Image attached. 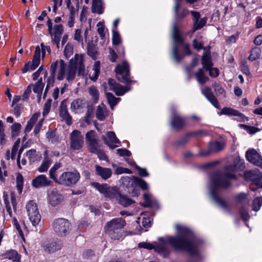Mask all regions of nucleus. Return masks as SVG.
<instances>
[{"label":"nucleus","instance_id":"54","mask_svg":"<svg viewBox=\"0 0 262 262\" xmlns=\"http://www.w3.org/2000/svg\"><path fill=\"white\" fill-rule=\"evenodd\" d=\"M40 58L33 56L32 63L30 64V70H34L40 63Z\"/></svg>","mask_w":262,"mask_h":262},{"label":"nucleus","instance_id":"20","mask_svg":"<svg viewBox=\"0 0 262 262\" xmlns=\"http://www.w3.org/2000/svg\"><path fill=\"white\" fill-rule=\"evenodd\" d=\"M66 102L67 101L64 100L60 103L59 115L65 120L68 125H70L72 123V118L68 113Z\"/></svg>","mask_w":262,"mask_h":262},{"label":"nucleus","instance_id":"37","mask_svg":"<svg viewBox=\"0 0 262 262\" xmlns=\"http://www.w3.org/2000/svg\"><path fill=\"white\" fill-rule=\"evenodd\" d=\"M260 49L259 47H255L251 50V54L249 56L248 59L250 60L254 61L260 57Z\"/></svg>","mask_w":262,"mask_h":262},{"label":"nucleus","instance_id":"45","mask_svg":"<svg viewBox=\"0 0 262 262\" xmlns=\"http://www.w3.org/2000/svg\"><path fill=\"white\" fill-rule=\"evenodd\" d=\"M262 205V198L257 197L255 198L252 203V209L254 211H258Z\"/></svg>","mask_w":262,"mask_h":262},{"label":"nucleus","instance_id":"58","mask_svg":"<svg viewBox=\"0 0 262 262\" xmlns=\"http://www.w3.org/2000/svg\"><path fill=\"white\" fill-rule=\"evenodd\" d=\"M214 91L217 95H221L223 97H225V90L220 85H215L214 86Z\"/></svg>","mask_w":262,"mask_h":262},{"label":"nucleus","instance_id":"30","mask_svg":"<svg viewBox=\"0 0 262 262\" xmlns=\"http://www.w3.org/2000/svg\"><path fill=\"white\" fill-rule=\"evenodd\" d=\"M117 200L119 201V204L125 207H128L135 203L134 200L125 195H122L120 193Z\"/></svg>","mask_w":262,"mask_h":262},{"label":"nucleus","instance_id":"49","mask_svg":"<svg viewBox=\"0 0 262 262\" xmlns=\"http://www.w3.org/2000/svg\"><path fill=\"white\" fill-rule=\"evenodd\" d=\"M16 187L19 193H21L23 187V178L19 173L16 177Z\"/></svg>","mask_w":262,"mask_h":262},{"label":"nucleus","instance_id":"57","mask_svg":"<svg viewBox=\"0 0 262 262\" xmlns=\"http://www.w3.org/2000/svg\"><path fill=\"white\" fill-rule=\"evenodd\" d=\"M63 32V27L61 24L55 25L54 27V34L61 35Z\"/></svg>","mask_w":262,"mask_h":262},{"label":"nucleus","instance_id":"6","mask_svg":"<svg viewBox=\"0 0 262 262\" xmlns=\"http://www.w3.org/2000/svg\"><path fill=\"white\" fill-rule=\"evenodd\" d=\"M171 37L174 42V45L172 46V57L174 61L178 63L181 61L183 56L179 54V50L177 45H183L184 42L176 24H173L172 25Z\"/></svg>","mask_w":262,"mask_h":262},{"label":"nucleus","instance_id":"36","mask_svg":"<svg viewBox=\"0 0 262 262\" xmlns=\"http://www.w3.org/2000/svg\"><path fill=\"white\" fill-rule=\"evenodd\" d=\"M100 62L99 61L95 62L93 68V74L90 77L93 81H96L99 76L100 73Z\"/></svg>","mask_w":262,"mask_h":262},{"label":"nucleus","instance_id":"43","mask_svg":"<svg viewBox=\"0 0 262 262\" xmlns=\"http://www.w3.org/2000/svg\"><path fill=\"white\" fill-rule=\"evenodd\" d=\"M85 140L88 143L92 142L95 140H98L97 138L95 132L93 130H91L86 133Z\"/></svg>","mask_w":262,"mask_h":262},{"label":"nucleus","instance_id":"35","mask_svg":"<svg viewBox=\"0 0 262 262\" xmlns=\"http://www.w3.org/2000/svg\"><path fill=\"white\" fill-rule=\"evenodd\" d=\"M92 11L93 13H97L99 14L102 13V8L100 0H93Z\"/></svg>","mask_w":262,"mask_h":262},{"label":"nucleus","instance_id":"25","mask_svg":"<svg viewBox=\"0 0 262 262\" xmlns=\"http://www.w3.org/2000/svg\"><path fill=\"white\" fill-rule=\"evenodd\" d=\"M220 114L231 115L238 117H242L243 116V114L239 113L238 111L226 107L223 108V109L221 111Z\"/></svg>","mask_w":262,"mask_h":262},{"label":"nucleus","instance_id":"31","mask_svg":"<svg viewBox=\"0 0 262 262\" xmlns=\"http://www.w3.org/2000/svg\"><path fill=\"white\" fill-rule=\"evenodd\" d=\"M39 114L37 113H35L33 115V116L31 117L29 120L27 122V124L25 129V133H29L32 129L34 124L37 120V119L39 117Z\"/></svg>","mask_w":262,"mask_h":262},{"label":"nucleus","instance_id":"56","mask_svg":"<svg viewBox=\"0 0 262 262\" xmlns=\"http://www.w3.org/2000/svg\"><path fill=\"white\" fill-rule=\"evenodd\" d=\"M117 154L121 157L126 156L129 157L131 155L130 152L126 149H117Z\"/></svg>","mask_w":262,"mask_h":262},{"label":"nucleus","instance_id":"21","mask_svg":"<svg viewBox=\"0 0 262 262\" xmlns=\"http://www.w3.org/2000/svg\"><path fill=\"white\" fill-rule=\"evenodd\" d=\"M95 168L96 174L104 180L108 179L112 176V171L110 168L102 167L98 165H96Z\"/></svg>","mask_w":262,"mask_h":262},{"label":"nucleus","instance_id":"42","mask_svg":"<svg viewBox=\"0 0 262 262\" xmlns=\"http://www.w3.org/2000/svg\"><path fill=\"white\" fill-rule=\"evenodd\" d=\"M235 198L237 202L240 203L247 204L249 203V201L247 198L246 194L244 193H241L235 195Z\"/></svg>","mask_w":262,"mask_h":262},{"label":"nucleus","instance_id":"12","mask_svg":"<svg viewBox=\"0 0 262 262\" xmlns=\"http://www.w3.org/2000/svg\"><path fill=\"white\" fill-rule=\"evenodd\" d=\"M44 250L48 253H54L62 247V242L59 239L46 241L42 245Z\"/></svg>","mask_w":262,"mask_h":262},{"label":"nucleus","instance_id":"5","mask_svg":"<svg viewBox=\"0 0 262 262\" xmlns=\"http://www.w3.org/2000/svg\"><path fill=\"white\" fill-rule=\"evenodd\" d=\"M91 186L95 188L105 198L109 199H118L120 196V192L117 187H111L107 184H101L98 182H92Z\"/></svg>","mask_w":262,"mask_h":262},{"label":"nucleus","instance_id":"41","mask_svg":"<svg viewBox=\"0 0 262 262\" xmlns=\"http://www.w3.org/2000/svg\"><path fill=\"white\" fill-rule=\"evenodd\" d=\"M98 140H95L89 143V151L90 152L94 154L97 153L100 149L98 144Z\"/></svg>","mask_w":262,"mask_h":262},{"label":"nucleus","instance_id":"19","mask_svg":"<svg viewBox=\"0 0 262 262\" xmlns=\"http://www.w3.org/2000/svg\"><path fill=\"white\" fill-rule=\"evenodd\" d=\"M203 95L216 108H219L220 105L217 100L216 99L211 90L209 87H205L202 90Z\"/></svg>","mask_w":262,"mask_h":262},{"label":"nucleus","instance_id":"1","mask_svg":"<svg viewBox=\"0 0 262 262\" xmlns=\"http://www.w3.org/2000/svg\"><path fill=\"white\" fill-rule=\"evenodd\" d=\"M176 229L178 233L176 237L168 236L166 238L160 237L158 242H155L153 244L141 242L138 244V247L148 250L154 249L164 257L169 253L168 244L176 249L185 250L191 255L197 254L196 247L193 243L192 232L188 228L180 225H176Z\"/></svg>","mask_w":262,"mask_h":262},{"label":"nucleus","instance_id":"23","mask_svg":"<svg viewBox=\"0 0 262 262\" xmlns=\"http://www.w3.org/2000/svg\"><path fill=\"white\" fill-rule=\"evenodd\" d=\"M26 156L28 157L30 162L39 161L41 158V155L38 154L36 150L34 149L29 150L26 152Z\"/></svg>","mask_w":262,"mask_h":262},{"label":"nucleus","instance_id":"46","mask_svg":"<svg viewBox=\"0 0 262 262\" xmlns=\"http://www.w3.org/2000/svg\"><path fill=\"white\" fill-rule=\"evenodd\" d=\"M60 163H57L55 164L49 170L50 177L54 181H57L56 176L55 174L56 171L60 167Z\"/></svg>","mask_w":262,"mask_h":262},{"label":"nucleus","instance_id":"53","mask_svg":"<svg viewBox=\"0 0 262 262\" xmlns=\"http://www.w3.org/2000/svg\"><path fill=\"white\" fill-rule=\"evenodd\" d=\"M135 168L138 170L139 174L141 177H147L148 176V173L147 172L146 169L142 168L138 166L135 162H133Z\"/></svg>","mask_w":262,"mask_h":262},{"label":"nucleus","instance_id":"48","mask_svg":"<svg viewBox=\"0 0 262 262\" xmlns=\"http://www.w3.org/2000/svg\"><path fill=\"white\" fill-rule=\"evenodd\" d=\"M122 41L121 36L117 31H113L112 42L114 45L117 46Z\"/></svg>","mask_w":262,"mask_h":262},{"label":"nucleus","instance_id":"32","mask_svg":"<svg viewBox=\"0 0 262 262\" xmlns=\"http://www.w3.org/2000/svg\"><path fill=\"white\" fill-rule=\"evenodd\" d=\"M202 64L203 66V68L206 70H209V69L212 67V63L211 62L210 56L209 55L206 54L202 56Z\"/></svg>","mask_w":262,"mask_h":262},{"label":"nucleus","instance_id":"14","mask_svg":"<svg viewBox=\"0 0 262 262\" xmlns=\"http://www.w3.org/2000/svg\"><path fill=\"white\" fill-rule=\"evenodd\" d=\"M122 180L123 183L131 182L132 186L138 185L142 190H146L148 188L147 184L144 180L135 176L124 177L122 178Z\"/></svg>","mask_w":262,"mask_h":262},{"label":"nucleus","instance_id":"3","mask_svg":"<svg viewBox=\"0 0 262 262\" xmlns=\"http://www.w3.org/2000/svg\"><path fill=\"white\" fill-rule=\"evenodd\" d=\"M125 225V221L121 218L113 219L105 225V232L111 238L118 240L122 236V229Z\"/></svg>","mask_w":262,"mask_h":262},{"label":"nucleus","instance_id":"38","mask_svg":"<svg viewBox=\"0 0 262 262\" xmlns=\"http://www.w3.org/2000/svg\"><path fill=\"white\" fill-rule=\"evenodd\" d=\"M44 86V83L42 82V78H40L37 82H36L33 88V92L38 95H40L42 92Z\"/></svg>","mask_w":262,"mask_h":262},{"label":"nucleus","instance_id":"52","mask_svg":"<svg viewBox=\"0 0 262 262\" xmlns=\"http://www.w3.org/2000/svg\"><path fill=\"white\" fill-rule=\"evenodd\" d=\"M52 101L51 99H48L44 104L43 111L42 112L43 116H45L48 114L51 108Z\"/></svg>","mask_w":262,"mask_h":262},{"label":"nucleus","instance_id":"44","mask_svg":"<svg viewBox=\"0 0 262 262\" xmlns=\"http://www.w3.org/2000/svg\"><path fill=\"white\" fill-rule=\"evenodd\" d=\"M83 102L81 99H77L74 100L71 104V108L72 111L80 109L83 107Z\"/></svg>","mask_w":262,"mask_h":262},{"label":"nucleus","instance_id":"10","mask_svg":"<svg viewBox=\"0 0 262 262\" xmlns=\"http://www.w3.org/2000/svg\"><path fill=\"white\" fill-rule=\"evenodd\" d=\"M115 72L117 75L121 76V78L117 77L120 82L127 84H132L135 83V81L130 80L129 78V65L126 62H123L121 64H118L115 68Z\"/></svg>","mask_w":262,"mask_h":262},{"label":"nucleus","instance_id":"33","mask_svg":"<svg viewBox=\"0 0 262 262\" xmlns=\"http://www.w3.org/2000/svg\"><path fill=\"white\" fill-rule=\"evenodd\" d=\"M195 76L198 82L202 84L205 83L208 80V78L205 76L204 72L202 69H200L195 73Z\"/></svg>","mask_w":262,"mask_h":262},{"label":"nucleus","instance_id":"47","mask_svg":"<svg viewBox=\"0 0 262 262\" xmlns=\"http://www.w3.org/2000/svg\"><path fill=\"white\" fill-rule=\"evenodd\" d=\"M89 94L92 96L95 102L99 99V92L95 86H91L89 89Z\"/></svg>","mask_w":262,"mask_h":262},{"label":"nucleus","instance_id":"60","mask_svg":"<svg viewBox=\"0 0 262 262\" xmlns=\"http://www.w3.org/2000/svg\"><path fill=\"white\" fill-rule=\"evenodd\" d=\"M31 92V85H29V86H28V87L25 91V92L22 96L23 100H27Z\"/></svg>","mask_w":262,"mask_h":262},{"label":"nucleus","instance_id":"61","mask_svg":"<svg viewBox=\"0 0 262 262\" xmlns=\"http://www.w3.org/2000/svg\"><path fill=\"white\" fill-rule=\"evenodd\" d=\"M189 137H187V134L185 135V136L181 138L176 142V144L177 145H182L187 143L188 141V138Z\"/></svg>","mask_w":262,"mask_h":262},{"label":"nucleus","instance_id":"26","mask_svg":"<svg viewBox=\"0 0 262 262\" xmlns=\"http://www.w3.org/2000/svg\"><path fill=\"white\" fill-rule=\"evenodd\" d=\"M130 88L126 86H123L120 84L117 85L116 87L113 88V91L117 96H122L127 92L130 90Z\"/></svg>","mask_w":262,"mask_h":262},{"label":"nucleus","instance_id":"15","mask_svg":"<svg viewBox=\"0 0 262 262\" xmlns=\"http://www.w3.org/2000/svg\"><path fill=\"white\" fill-rule=\"evenodd\" d=\"M48 202L52 206L60 204L63 200L62 195L57 190L53 189L48 193Z\"/></svg>","mask_w":262,"mask_h":262},{"label":"nucleus","instance_id":"24","mask_svg":"<svg viewBox=\"0 0 262 262\" xmlns=\"http://www.w3.org/2000/svg\"><path fill=\"white\" fill-rule=\"evenodd\" d=\"M225 146V144L222 142L214 141L209 144V149L211 152H217L222 150Z\"/></svg>","mask_w":262,"mask_h":262},{"label":"nucleus","instance_id":"8","mask_svg":"<svg viewBox=\"0 0 262 262\" xmlns=\"http://www.w3.org/2000/svg\"><path fill=\"white\" fill-rule=\"evenodd\" d=\"M26 210L28 218L32 225L35 226L39 224L41 220L37 204L34 201H29L26 205Z\"/></svg>","mask_w":262,"mask_h":262},{"label":"nucleus","instance_id":"59","mask_svg":"<svg viewBox=\"0 0 262 262\" xmlns=\"http://www.w3.org/2000/svg\"><path fill=\"white\" fill-rule=\"evenodd\" d=\"M99 23L97 24L98 29L97 32L99 33L100 38L103 39L105 37L104 28L102 25H100Z\"/></svg>","mask_w":262,"mask_h":262},{"label":"nucleus","instance_id":"62","mask_svg":"<svg viewBox=\"0 0 262 262\" xmlns=\"http://www.w3.org/2000/svg\"><path fill=\"white\" fill-rule=\"evenodd\" d=\"M118 57L117 54L116 53L115 51L112 49H110V56L109 59L112 62L116 61Z\"/></svg>","mask_w":262,"mask_h":262},{"label":"nucleus","instance_id":"16","mask_svg":"<svg viewBox=\"0 0 262 262\" xmlns=\"http://www.w3.org/2000/svg\"><path fill=\"white\" fill-rule=\"evenodd\" d=\"M185 124V120L177 115L172 110L170 125L172 128L176 130L181 129Z\"/></svg>","mask_w":262,"mask_h":262},{"label":"nucleus","instance_id":"51","mask_svg":"<svg viewBox=\"0 0 262 262\" xmlns=\"http://www.w3.org/2000/svg\"><path fill=\"white\" fill-rule=\"evenodd\" d=\"M239 213L241 216V218L243 220L245 221H248L250 218V215L248 211V210L244 207H242L239 209Z\"/></svg>","mask_w":262,"mask_h":262},{"label":"nucleus","instance_id":"2","mask_svg":"<svg viewBox=\"0 0 262 262\" xmlns=\"http://www.w3.org/2000/svg\"><path fill=\"white\" fill-rule=\"evenodd\" d=\"M245 168L243 160L236 159L231 164L226 165L224 167V172H215L211 177L210 186V194L213 200L221 207L227 210L229 208L228 204L224 200L219 198L217 194L221 188L228 187L231 183V180H235L236 177L235 173L238 170H243Z\"/></svg>","mask_w":262,"mask_h":262},{"label":"nucleus","instance_id":"55","mask_svg":"<svg viewBox=\"0 0 262 262\" xmlns=\"http://www.w3.org/2000/svg\"><path fill=\"white\" fill-rule=\"evenodd\" d=\"M255 177L252 181L253 183L262 188V174L259 171Z\"/></svg>","mask_w":262,"mask_h":262},{"label":"nucleus","instance_id":"28","mask_svg":"<svg viewBox=\"0 0 262 262\" xmlns=\"http://www.w3.org/2000/svg\"><path fill=\"white\" fill-rule=\"evenodd\" d=\"M96 115L98 119L101 121L105 119L107 115V113L106 112L105 107L104 105H99L97 106Z\"/></svg>","mask_w":262,"mask_h":262},{"label":"nucleus","instance_id":"11","mask_svg":"<svg viewBox=\"0 0 262 262\" xmlns=\"http://www.w3.org/2000/svg\"><path fill=\"white\" fill-rule=\"evenodd\" d=\"M83 138L81 132L77 130H73L70 134V147L74 150L81 149L83 145Z\"/></svg>","mask_w":262,"mask_h":262},{"label":"nucleus","instance_id":"9","mask_svg":"<svg viewBox=\"0 0 262 262\" xmlns=\"http://www.w3.org/2000/svg\"><path fill=\"white\" fill-rule=\"evenodd\" d=\"M80 177V174L77 170L64 172L59 178V183L66 186H72L77 183Z\"/></svg>","mask_w":262,"mask_h":262},{"label":"nucleus","instance_id":"64","mask_svg":"<svg viewBox=\"0 0 262 262\" xmlns=\"http://www.w3.org/2000/svg\"><path fill=\"white\" fill-rule=\"evenodd\" d=\"M188 13V11L187 9H183L181 12L180 13H178L176 14V17L178 18L182 19L186 17Z\"/></svg>","mask_w":262,"mask_h":262},{"label":"nucleus","instance_id":"63","mask_svg":"<svg viewBox=\"0 0 262 262\" xmlns=\"http://www.w3.org/2000/svg\"><path fill=\"white\" fill-rule=\"evenodd\" d=\"M241 70L244 74L247 75H250V72L249 69V67L246 64V62H244L242 63L241 66Z\"/></svg>","mask_w":262,"mask_h":262},{"label":"nucleus","instance_id":"34","mask_svg":"<svg viewBox=\"0 0 262 262\" xmlns=\"http://www.w3.org/2000/svg\"><path fill=\"white\" fill-rule=\"evenodd\" d=\"M52 163V161L48 157L44 158L41 165L38 168V170L40 172H43L47 171L48 168Z\"/></svg>","mask_w":262,"mask_h":262},{"label":"nucleus","instance_id":"29","mask_svg":"<svg viewBox=\"0 0 262 262\" xmlns=\"http://www.w3.org/2000/svg\"><path fill=\"white\" fill-rule=\"evenodd\" d=\"M59 69L58 72L57 78L59 80L63 79L65 74V71L67 68V64L62 59L59 61Z\"/></svg>","mask_w":262,"mask_h":262},{"label":"nucleus","instance_id":"17","mask_svg":"<svg viewBox=\"0 0 262 262\" xmlns=\"http://www.w3.org/2000/svg\"><path fill=\"white\" fill-rule=\"evenodd\" d=\"M108 140L106 139L104 136L102 137L105 143L107 144L112 149H114L119 146L117 144L120 143L119 139H118L113 132H108L107 133Z\"/></svg>","mask_w":262,"mask_h":262},{"label":"nucleus","instance_id":"13","mask_svg":"<svg viewBox=\"0 0 262 262\" xmlns=\"http://www.w3.org/2000/svg\"><path fill=\"white\" fill-rule=\"evenodd\" d=\"M246 157L250 162L262 168V157L259 155L255 149L247 150Z\"/></svg>","mask_w":262,"mask_h":262},{"label":"nucleus","instance_id":"22","mask_svg":"<svg viewBox=\"0 0 262 262\" xmlns=\"http://www.w3.org/2000/svg\"><path fill=\"white\" fill-rule=\"evenodd\" d=\"M5 258L12 260L13 262L19 261L21 255L14 250H10L6 251L4 255Z\"/></svg>","mask_w":262,"mask_h":262},{"label":"nucleus","instance_id":"7","mask_svg":"<svg viewBox=\"0 0 262 262\" xmlns=\"http://www.w3.org/2000/svg\"><path fill=\"white\" fill-rule=\"evenodd\" d=\"M52 228L55 233L60 237L66 236L71 229V224L63 218L55 219L52 224Z\"/></svg>","mask_w":262,"mask_h":262},{"label":"nucleus","instance_id":"18","mask_svg":"<svg viewBox=\"0 0 262 262\" xmlns=\"http://www.w3.org/2000/svg\"><path fill=\"white\" fill-rule=\"evenodd\" d=\"M51 181L43 174L36 177L32 181V186L35 188L47 187L51 185Z\"/></svg>","mask_w":262,"mask_h":262},{"label":"nucleus","instance_id":"27","mask_svg":"<svg viewBox=\"0 0 262 262\" xmlns=\"http://www.w3.org/2000/svg\"><path fill=\"white\" fill-rule=\"evenodd\" d=\"M105 95L111 109L113 110L114 106L120 100V98L115 97L111 93H106Z\"/></svg>","mask_w":262,"mask_h":262},{"label":"nucleus","instance_id":"40","mask_svg":"<svg viewBox=\"0 0 262 262\" xmlns=\"http://www.w3.org/2000/svg\"><path fill=\"white\" fill-rule=\"evenodd\" d=\"M207 18V17H203L200 20H197L193 23V31L201 29L206 24Z\"/></svg>","mask_w":262,"mask_h":262},{"label":"nucleus","instance_id":"50","mask_svg":"<svg viewBox=\"0 0 262 262\" xmlns=\"http://www.w3.org/2000/svg\"><path fill=\"white\" fill-rule=\"evenodd\" d=\"M21 128L20 124L15 123L11 126L12 137H14L18 135L19 131Z\"/></svg>","mask_w":262,"mask_h":262},{"label":"nucleus","instance_id":"4","mask_svg":"<svg viewBox=\"0 0 262 262\" xmlns=\"http://www.w3.org/2000/svg\"><path fill=\"white\" fill-rule=\"evenodd\" d=\"M77 70L78 74H83L85 70L83 65V58L81 55L76 54L74 58L70 60L67 76V79L70 81L73 80L75 77Z\"/></svg>","mask_w":262,"mask_h":262},{"label":"nucleus","instance_id":"39","mask_svg":"<svg viewBox=\"0 0 262 262\" xmlns=\"http://www.w3.org/2000/svg\"><path fill=\"white\" fill-rule=\"evenodd\" d=\"M259 170L255 169L253 170L246 171L244 172V178L247 181H253L255 179V177L259 172Z\"/></svg>","mask_w":262,"mask_h":262}]
</instances>
